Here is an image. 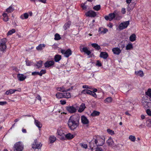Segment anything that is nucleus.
I'll return each instance as SVG.
<instances>
[{"mask_svg": "<svg viewBox=\"0 0 151 151\" xmlns=\"http://www.w3.org/2000/svg\"><path fill=\"white\" fill-rule=\"evenodd\" d=\"M79 120L80 117L78 116L70 118L68 122V125L71 130H74L78 126Z\"/></svg>", "mask_w": 151, "mask_h": 151, "instance_id": "nucleus-1", "label": "nucleus"}, {"mask_svg": "<svg viewBox=\"0 0 151 151\" xmlns=\"http://www.w3.org/2000/svg\"><path fill=\"white\" fill-rule=\"evenodd\" d=\"M119 12L116 10L113 13L109 14L108 16H105V18L106 20H109L110 21L114 18H115L116 19L119 20L121 18V17L119 16Z\"/></svg>", "mask_w": 151, "mask_h": 151, "instance_id": "nucleus-2", "label": "nucleus"}, {"mask_svg": "<svg viewBox=\"0 0 151 151\" xmlns=\"http://www.w3.org/2000/svg\"><path fill=\"white\" fill-rule=\"evenodd\" d=\"M23 148V145L20 142L16 143L14 146V151H22Z\"/></svg>", "mask_w": 151, "mask_h": 151, "instance_id": "nucleus-3", "label": "nucleus"}, {"mask_svg": "<svg viewBox=\"0 0 151 151\" xmlns=\"http://www.w3.org/2000/svg\"><path fill=\"white\" fill-rule=\"evenodd\" d=\"M6 40L5 38H3L0 40V51L2 52L5 51L6 48Z\"/></svg>", "mask_w": 151, "mask_h": 151, "instance_id": "nucleus-4", "label": "nucleus"}, {"mask_svg": "<svg viewBox=\"0 0 151 151\" xmlns=\"http://www.w3.org/2000/svg\"><path fill=\"white\" fill-rule=\"evenodd\" d=\"M61 52L62 54L64 55V56L66 58L68 57L72 54V52L69 49L67 50H61Z\"/></svg>", "mask_w": 151, "mask_h": 151, "instance_id": "nucleus-5", "label": "nucleus"}, {"mask_svg": "<svg viewBox=\"0 0 151 151\" xmlns=\"http://www.w3.org/2000/svg\"><path fill=\"white\" fill-rule=\"evenodd\" d=\"M95 143L97 146H102L104 143V140L101 138H97L95 140Z\"/></svg>", "mask_w": 151, "mask_h": 151, "instance_id": "nucleus-6", "label": "nucleus"}, {"mask_svg": "<svg viewBox=\"0 0 151 151\" xmlns=\"http://www.w3.org/2000/svg\"><path fill=\"white\" fill-rule=\"evenodd\" d=\"M82 93L84 94L86 93L87 94H90L91 95H92L93 97L95 98L97 97V95L95 92L92 91L88 89H86L83 90L82 91Z\"/></svg>", "mask_w": 151, "mask_h": 151, "instance_id": "nucleus-7", "label": "nucleus"}, {"mask_svg": "<svg viewBox=\"0 0 151 151\" xmlns=\"http://www.w3.org/2000/svg\"><path fill=\"white\" fill-rule=\"evenodd\" d=\"M129 21H127L121 23L119 26V28L120 30H122L126 28L129 24Z\"/></svg>", "mask_w": 151, "mask_h": 151, "instance_id": "nucleus-8", "label": "nucleus"}, {"mask_svg": "<svg viewBox=\"0 0 151 151\" xmlns=\"http://www.w3.org/2000/svg\"><path fill=\"white\" fill-rule=\"evenodd\" d=\"M80 50L81 52H83L88 55H89L91 53V51L88 50V47H84L82 48L81 46L80 47Z\"/></svg>", "mask_w": 151, "mask_h": 151, "instance_id": "nucleus-9", "label": "nucleus"}, {"mask_svg": "<svg viewBox=\"0 0 151 151\" xmlns=\"http://www.w3.org/2000/svg\"><path fill=\"white\" fill-rule=\"evenodd\" d=\"M55 64V62L53 60L47 61L44 64L45 68H48L52 66Z\"/></svg>", "mask_w": 151, "mask_h": 151, "instance_id": "nucleus-10", "label": "nucleus"}, {"mask_svg": "<svg viewBox=\"0 0 151 151\" xmlns=\"http://www.w3.org/2000/svg\"><path fill=\"white\" fill-rule=\"evenodd\" d=\"M81 122L83 124L85 125H88L89 123V121L87 118L84 115H83L81 116Z\"/></svg>", "mask_w": 151, "mask_h": 151, "instance_id": "nucleus-11", "label": "nucleus"}, {"mask_svg": "<svg viewBox=\"0 0 151 151\" xmlns=\"http://www.w3.org/2000/svg\"><path fill=\"white\" fill-rule=\"evenodd\" d=\"M66 109L69 112L71 113H74L76 111V109L73 106L67 107Z\"/></svg>", "mask_w": 151, "mask_h": 151, "instance_id": "nucleus-12", "label": "nucleus"}, {"mask_svg": "<svg viewBox=\"0 0 151 151\" xmlns=\"http://www.w3.org/2000/svg\"><path fill=\"white\" fill-rule=\"evenodd\" d=\"M86 15L88 17H94L96 15V13L93 11L90 10L86 13Z\"/></svg>", "mask_w": 151, "mask_h": 151, "instance_id": "nucleus-13", "label": "nucleus"}, {"mask_svg": "<svg viewBox=\"0 0 151 151\" xmlns=\"http://www.w3.org/2000/svg\"><path fill=\"white\" fill-rule=\"evenodd\" d=\"M17 78L20 81H23L27 78V76L23 74H18L17 75Z\"/></svg>", "mask_w": 151, "mask_h": 151, "instance_id": "nucleus-14", "label": "nucleus"}, {"mask_svg": "<svg viewBox=\"0 0 151 151\" xmlns=\"http://www.w3.org/2000/svg\"><path fill=\"white\" fill-rule=\"evenodd\" d=\"M114 54L116 55H119L121 52V50L118 47H114L112 49Z\"/></svg>", "mask_w": 151, "mask_h": 151, "instance_id": "nucleus-15", "label": "nucleus"}, {"mask_svg": "<svg viewBox=\"0 0 151 151\" xmlns=\"http://www.w3.org/2000/svg\"><path fill=\"white\" fill-rule=\"evenodd\" d=\"M108 31V30L106 28L101 27L99 29V32L100 34H104Z\"/></svg>", "mask_w": 151, "mask_h": 151, "instance_id": "nucleus-16", "label": "nucleus"}, {"mask_svg": "<svg viewBox=\"0 0 151 151\" xmlns=\"http://www.w3.org/2000/svg\"><path fill=\"white\" fill-rule=\"evenodd\" d=\"M42 146V144L40 143L39 144H37L36 141H35V142L32 144V147L33 148H37L39 149Z\"/></svg>", "mask_w": 151, "mask_h": 151, "instance_id": "nucleus-17", "label": "nucleus"}, {"mask_svg": "<svg viewBox=\"0 0 151 151\" xmlns=\"http://www.w3.org/2000/svg\"><path fill=\"white\" fill-rule=\"evenodd\" d=\"M56 89L58 91H61L63 92H67L69 91L70 90V88L66 89L63 86L60 87H57L56 88Z\"/></svg>", "mask_w": 151, "mask_h": 151, "instance_id": "nucleus-18", "label": "nucleus"}, {"mask_svg": "<svg viewBox=\"0 0 151 151\" xmlns=\"http://www.w3.org/2000/svg\"><path fill=\"white\" fill-rule=\"evenodd\" d=\"M100 57L106 59L108 56V53L106 52H101L100 54Z\"/></svg>", "mask_w": 151, "mask_h": 151, "instance_id": "nucleus-19", "label": "nucleus"}, {"mask_svg": "<svg viewBox=\"0 0 151 151\" xmlns=\"http://www.w3.org/2000/svg\"><path fill=\"white\" fill-rule=\"evenodd\" d=\"M135 4L134 3H132L128 5L127 10L131 11L132 10L135 6Z\"/></svg>", "mask_w": 151, "mask_h": 151, "instance_id": "nucleus-20", "label": "nucleus"}, {"mask_svg": "<svg viewBox=\"0 0 151 151\" xmlns=\"http://www.w3.org/2000/svg\"><path fill=\"white\" fill-rule=\"evenodd\" d=\"M3 20L5 22H6L9 20V17L7 14L4 13L2 15Z\"/></svg>", "mask_w": 151, "mask_h": 151, "instance_id": "nucleus-21", "label": "nucleus"}, {"mask_svg": "<svg viewBox=\"0 0 151 151\" xmlns=\"http://www.w3.org/2000/svg\"><path fill=\"white\" fill-rule=\"evenodd\" d=\"M45 47V45L44 44H40L36 47V49L37 50H41Z\"/></svg>", "mask_w": 151, "mask_h": 151, "instance_id": "nucleus-22", "label": "nucleus"}, {"mask_svg": "<svg viewBox=\"0 0 151 151\" xmlns=\"http://www.w3.org/2000/svg\"><path fill=\"white\" fill-rule=\"evenodd\" d=\"M135 74L137 76H139L141 77H142L144 76V74L143 72L141 70L135 71Z\"/></svg>", "mask_w": 151, "mask_h": 151, "instance_id": "nucleus-23", "label": "nucleus"}, {"mask_svg": "<svg viewBox=\"0 0 151 151\" xmlns=\"http://www.w3.org/2000/svg\"><path fill=\"white\" fill-rule=\"evenodd\" d=\"M106 142L108 145L110 146H112L114 144V142L111 137L109 138Z\"/></svg>", "mask_w": 151, "mask_h": 151, "instance_id": "nucleus-24", "label": "nucleus"}, {"mask_svg": "<svg viewBox=\"0 0 151 151\" xmlns=\"http://www.w3.org/2000/svg\"><path fill=\"white\" fill-rule=\"evenodd\" d=\"M17 91V90L14 89H10L9 90L7 91L5 93V94L7 95L12 94L15 92Z\"/></svg>", "mask_w": 151, "mask_h": 151, "instance_id": "nucleus-25", "label": "nucleus"}, {"mask_svg": "<svg viewBox=\"0 0 151 151\" xmlns=\"http://www.w3.org/2000/svg\"><path fill=\"white\" fill-rule=\"evenodd\" d=\"M35 124L36 126L38 127L39 128H41L42 126V125L40 122L37 120L35 119Z\"/></svg>", "mask_w": 151, "mask_h": 151, "instance_id": "nucleus-26", "label": "nucleus"}, {"mask_svg": "<svg viewBox=\"0 0 151 151\" xmlns=\"http://www.w3.org/2000/svg\"><path fill=\"white\" fill-rule=\"evenodd\" d=\"M100 112L95 110L93 111L91 114V116L92 117L98 116L99 115Z\"/></svg>", "mask_w": 151, "mask_h": 151, "instance_id": "nucleus-27", "label": "nucleus"}, {"mask_svg": "<svg viewBox=\"0 0 151 151\" xmlns=\"http://www.w3.org/2000/svg\"><path fill=\"white\" fill-rule=\"evenodd\" d=\"M86 108V107L85 106V104H81L79 106L78 111L80 113L82 112Z\"/></svg>", "mask_w": 151, "mask_h": 151, "instance_id": "nucleus-28", "label": "nucleus"}, {"mask_svg": "<svg viewBox=\"0 0 151 151\" xmlns=\"http://www.w3.org/2000/svg\"><path fill=\"white\" fill-rule=\"evenodd\" d=\"M92 46L96 50H99L101 49V47L97 44L94 43L91 44Z\"/></svg>", "mask_w": 151, "mask_h": 151, "instance_id": "nucleus-29", "label": "nucleus"}, {"mask_svg": "<svg viewBox=\"0 0 151 151\" xmlns=\"http://www.w3.org/2000/svg\"><path fill=\"white\" fill-rule=\"evenodd\" d=\"M74 135L71 134L70 133H69L65 135V137L66 138L68 139H71L74 137Z\"/></svg>", "mask_w": 151, "mask_h": 151, "instance_id": "nucleus-30", "label": "nucleus"}, {"mask_svg": "<svg viewBox=\"0 0 151 151\" xmlns=\"http://www.w3.org/2000/svg\"><path fill=\"white\" fill-rule=\"evenodd\" d=\"M29 17V14L28 13H25L23 14L22 15L20 16V18L22 19H27Z\"/></svg>", "mask_w": 151, "mask_h": 151, "instance_id": "nucleus-31", "label": "nucleus"}, {"mask_svg": "<svg viewBox=\"0 0 151 151\" xmlns=\"http://www.w3.org/2000/svg\"><path fill=\"white\" fill-rule=\"evenodd\" d=\"M112 99L111 97H108L106 98L104 101V102L105 103H111Z\"/></svg>", "mask_w": 151, "mask_h": 151, "instance_id": "nucleus-32", "label": "nucleus"}, {"mask_svg": "<svg viewBox=\"0 0 151 151\" xmlns=\"http://www.w3.org/2000/svg\"><path fill=\"white\" fill-rule=\"evenodd\" d=\"M136 35L135 34H133L129 37V40L131 42H133L136 40Z\"/></svg>", "mask_w": 151, "mask_h": 151, "instance_id": "nucleus-33", "label": "nucleus"}, {"mask_svg": "<svg viewBox=\"0 0 151 151\" xmlns=\"http://www.w3.org/2000/svg\"><path fill=\"white\" fill-rule=\"evenodd\" d=\"M71 24V22L70 21H68L63 26V28L65 30H66L70 27V25Z\"/></svg>", "mask_w": 151, "mask_h": 151, "instance_id": "nucleus-34", "label": "nucleus"}, {"mask_svg": "<svg viewBox=\"0 0 151 151\" xmlns=\"http://www.w3.org/2000/svg\"><path fill=\"white\" fill-rule=\"evenodd\" d=\"M61 55H56L54 57L55 60L56 62H58L61 60Z\"/></svg>", "mask_w": 151, "mask_h": 151, "instance_id": "nucleus-35", "label": "nucleus"}, {"mask_svg": "<svg viewBox=\"0 0 151 151\" xmlns=\"http://www.w3.org/2000/svg\"><path fill=\"white\" fill-rule=\"evenodd\" d=\"M63 96L64 98H69L71 97V95L69 92L63 93Z\"/></svg>", "mask_w": 151, "mask_h": 151, "instance_id": "nucleus-36", "label": "nucleus"}, {"mask_svg": "<svg viewBox=\"0 0 151 151\" xmlns=\"http://www.w3.org/2000/svg\"><path fill=\"white\" fill-rule=\"evenodd\" d=\"M14 10L13 8L11 6H10L6 9V11L8 13H10L12 12Z\"/></svg>", "mask_w": 151, "mask_h": 151, "instance_id": "nucleus-37", "label": "nucleus"}, {"mask_svg": "<svg viewBox=\"0 0 151 151\" xmlns=\"http://www.w3.org/2000/svg\"><path fill=\"white\" fill-rule=\"evenodd\" d=\"M133 47L132 43H129L126 46V50H130L133 48Z\"/></svg>", "mask_w": 151, "mask_h": 151, "instance_id": "nucleus-38", "label": "nucleus"}, {"mask_svg": "<svg viewBox=\"0 0 151 151\" xmlns=\"http://www.w3.org/2000/svg\"><path fill=\"white\" fill-rule=\"evenodd\" d=\"M145 94L151 98V89L149 88L145 92Z\"/></svg>", "mask_w": 151, "mask_h": 151, "instance_id": "nucleus-39", "label": "nucleus"}, {"mask_svg": "<svg viewBox=\"0 0 151 151\" xmlns=\"http://www.w3.org/2000/svg\"><path fill=\"white\" fill-rule=\"evenodd\" d=\"M56 138L53 136H51L50 137V143L54 142L56 140Z\"/></svg>", "mask_w": 151, "mask_h": 151, "instance_id": "nucleus-40", "label": "nucleus"}, {"mask_svg": "<svg viewBox=\"0 0 151 151\" xmlns=\"http://www.w3.org/2000/svg\"><path fill=\"white\" fill-rule=\"evenodd\" d=\"M42 61L40 60L37 62L35 65L37 67V68H40L42 67Z\"/></svg>", "mask_w": 151, "mask_h": 151, "instance_id": "nucleus-41", "label": "nucleus"}, {"mask_svg": "<svg viewBox=\"0 0 151 151\" xmlns=\"http://www.w3.org/2000/svg\"><path fill=\"white\" fill-rule=\"evenodd\" d=\"M56 96L58 98L60 99L63 97V93H58L56 95Z\"/></svg>", "mask_w": 151, "mask_h": 151, "instance_id": "nucleus-42", "label": "nucleus"}, {"mask_svg": "<svg viewBox=\"0 0 151 151\" xmlns=\"http://www.w3.org/2000/svg\"><path fill=\"white\" fill-rule=\"evenodd\" d=\"M100 8L101 6L100 5H98L95 6L93 8V9L96 11L99 10L100 9Z\"/></svg>", "mask_w": 151, "mask_h": 151, "instance_id": "nucleus-43", "label": "nucleus"}, {"mask_svg": "<svg viewBox=\"0 0 151 151\" xmlns=\"http://www.w3.org/2000/svg\"><path fill=\"white\" fill-rule=\"evenodd\" d=\"M129 139L132 142H134L136 139V138L134 136L131 135L129 136Z\"/></svg>", "mask_w": 151, "mask_h": 151, "instance_id": "nucleus-44", "label": "nucleus"}, {"mask_svg": "<svg viewBox=\"0 0 151 151\" xmlns=\"http://www.w3.org/2000/svg\"><path fill=\"white\" fill-rule=\"evenodd\" d=\"M57 133L60 136H63L65 135L63 131L61 129H58L57 131Z\"/></svg>", "mask_w": 151, "mask_h": 151, "instance_id": "nucleus-45", "label": "nucleus"}, {"mask_svg": "<svg viewBox=\"0 0 151 151\" xmlns=\"http://www.w3.org/2000/svg\"><path fill=\"white\" fill-rule=\"evenodd\" d=\"M15 32V30L14 29H12V30L9 31L7 33V35H10Z\"/></svg>", "mask_w": 151, "mask_h": 151, "instance_id": "nucleus-46", "label": "nucleus"}, {"mask_svg": "<svg viewBox=\"0 0 151 151\" xmlns=\"http://www.w3.org/2000/svg\"><path fill=\"white\" fill-rule=\"evenodd\" d=\"M61 38L60 35L57 33L55 34L54 39L55 40H59Z\"/></svg>", "mask_w": 151, "mask_h": 151, "instance_id": "nucleus-47", "label": "nucleus"}, {"mask_svg": "<svg viewBox=\"0 0 151 151\" xmlns=\"http://www.w3.org/2000/svg\"><path fill=\"white\" fill-rule=\"evenodd\" d=\"M26 65L27 66H30L32 65V62L28 60H26L25 61Z\"/></svg>", "mask_w": 151, "mask_h": 151, "instance_id": "nucleus-48", "label": "nucleus"}, {"mask_svg": "<svg viewBox=\"0 0 151 151\" xmlns=\"http://www.w3.org/2000/svg\"><path fill=\"white\" fill-rule=\"evenodd\" d=\"M107 132L109 134L112 135H114V131L110 129H107Z\"/></svg>", "mask_w": 151, "mask_h": 151, "instance_id": "nucleus-49", "label": "nucleus"}, {"mask_svg": "<svg viewBox=\"0 0 151 151\" xmlns=\"http://www.w3.org/2000/svg\"><path fill=\"white\" fill-rule=\"evenodd\" d=\"M46 73V70H42L40 71L39 72V75L40 76H42L43 74H45Z\"/></svg>", "mask_w": 151, "mask_h": 151, "instance_id": "nucleus-50", "label": "nucleus"}, {"mask_svg": "<svg viewBox=\"0 0 151 151\" xmlns=\"http://www.w3.org/2000/svg\"><path fill=\"white\" fill-rule=\"evenodd\" d=\"M147 126L149 127H151V120L149 119L147 121Z\"/></svg>", "mask_w": 151, "mask_h": 151, "instance_id": "nucleus-51", "label": "nucleus"}, {"mask_svg": "<svg viewBox=\"0 0 151 151\" xmlns=\"http://www.w3.org/2000/svg\"><path fill=\"white\" fill-rule=\"evenodd\" d=\"M94 146V143L91 142H90L89 143V147L91 149V150H93Z\"/></svg>", "mask_w": 151, "mask_h": 151, "instance_id": "nucleus-52", "label": "nucleus"}, {"mask_svg": "<svg viewBox=\"0 0 151 151\" xmlns=\"http://www.w3.org/2000/svg\"><path fill=\"white\" fill-rule=\"evenodd\" d=\"M80 145L81 147L83 148L86 149L87 147V145L86 144L83 143H81L80 144Z\"/></svg>", "mask_w": 151, "mask_h": 151, "instance_id": "nucleus-53", "label": "nucleus"}, {"mask_svg": "<svg viewBox=\"0 0 151 151\" xmlns=\"http://www.w3.org/2000/svg\"><path fill=\"white\" fill-rule=\"evenodd\" d=\"M32 75L33 76H35L37 75H39V72L37 71L32 72Z\"/></svg>", "mask_w": 151, "mask_h": 151, "instance_id": "nucleus-54", "label": "nucleus"}, {"mask_svg": "<svg viewBox=\"0 0 151 151\" xmlns=\"http://www.w3.org/2000/svg\"><path fill=\"white\" fill-rule=\"evenodd\" d=\"M146 113L148 115L151 116V111L149 109H147L146 110Z\"/></svg>", "mask_w": 151, "mask_h": 151, "instance_id": "nucleus-55", "label": "nucleus"}, {"mask_svg": "<svg viewBox=\"0 0 151 151\" xmlns=\"http://www.w3.org/2000/svg\"><path fill=\"white\" fill-rule=\"evenodd\" d=\"M96 65L99 67H100L102 66L101 63L98 60L97 61Z\"/></svg>", "mask_w": 151, "mask_h": 151, "instance_id": "nucleus-56", "label": "nucleus"}, {"mask_svg": "<svg viewBox=\"0 0 151 151\" xmlns=\"http://www.w3.org/2000/svg\"><path fill=\"white\" fill-rule=\"evenodd\" d=\"M103 150L100 147H97L96 148V150L95 151H102Z\"/></svg>", "mask_w": 151, "mask_h": 151, "instance_id": "nucleus-57", "label": "nucleus"}, {"mask_svg": "<svg viewBox=\"0 0 151 151\" xmlns=\"http://www.w3.org/2000/svg\"><path fill=\"white\" fill-rule=\"evenodd\" d=\"M121 12H122V13L124 14H125L126 13V9H125V8H122V10H121Z\"/></svg>", "mask_w": 151, "mask_h": 151, "instance_id": "nucleus-58", "label": "nucleus"}, {"mask_svg": "<svg viewBox=\"0 0 151 151\" xmlns=\"http://www.w3.org/2000/svg\"><path fill=\"white\" fill-rule=\"evenodd\" d=\"M60 102L61 104H66V103L65 100H63L60 101Z\"/></svg>", "mask_w": 151, "mask_h": 151, "instance_id": "nucleus-59", "label": "nucleus"}, {"mask_svg": "<svg viewBox=\"0 0 151 151\" xmlns=\"http://www.w3.org/2000/svg\"><path fill=\"white\" fill-rule=\"evenodd\" d=\"M81 7L83 9H86V6L84 4H81Z\"/></svg>", "mask_w": 151, "mask_h": 151, "instance_id": "nucleus-60", "label": "nucleus"}, {"mask_svg": "<svg viewBox=\"0 0 151 151\" xmlns=\"http://www.w3.org/2000/svg\"><path fill=\"white\" fill-rule=\"evenodd\" d=\"M39 1L41 2L44 3H46V0H38Z\"/></svg>", "mask_w": 151, "mask_h": 151, "instance_id": "nucleus-61", "label": "nucleus"}, {"mask_svg": "<svg viewBox=\"0 0 151 151\" xmlns=\"http://www.w3.org/2000/svg\"><path fill=\"white\" fill-rule=\"evenodd\" d=\"M82 87L83 88H89L88 86H87V85H83V86Z\"/></svg>", "mask_w": 151, "mask_h": 151, "instance_id": "nucleus-62", "label": "nucleus"}, {"mask_svg": "<svg viewBox=\"0 0 151 151\" xmlns=\"http://www.w3.org/2000/svg\"><path fill=\"white\" fill-rule=\"evenodd\" d=\"M149 104H145V105L144 106V107L146 109H149Z\"/></svg>", "mask_w": 151, "mask_h": 151, "instance_id": "nucleus-63", "label": "nucleus"}, {"mask_svg": "<svg viewBox=\"0 0 151 151\" xmlns=\"http://www.w3.org/2000/svg\"><path fill=\"white\" fill-rule=\"evenodd\" d=\"M36 98L38 99V100H39L40 101L41 99V97H40V96H39V95H38L37 97H36Z\"/></svg>", "mask_w": 151, "mask_h": 151, "instance_id": "nucleus-64", "label": "nucleus"}]
</instances>
